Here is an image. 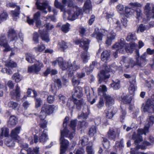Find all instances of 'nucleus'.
I'll return each mask as SVG.
<instances>
[{"instance_id": "38", "label": "nucleus", "mask_w": 154, "mask_h": 154, "mask_svg": "<svg viewBox=\"0 0 154 154\" xmlns=\"http://www.w3.org/2000/svg\"><path fill=\"white\" fill-rule=\"evenodd\" d=\"M121 115H120V121L121 122H123L124 120L125 119L126 112L125 109H123L122 107H121Z\"/></svg>"}, {"instance_id": "43", "label": "nucleus", "mask_w": 154, "mask_h": 154, "mask_svg": "<svg viewBox=\"0 0 154 154\" xmlns=\"http://www.w3.org/2000/svg\"><path fill=\"white\" fill-rule=\"evenodd\" d=\"M12 77V79L13 80H15V82H19L21 80L20 75L19 73H14Z\"/></svg>"}, {"instance_id": "52", "label": "nucleus", "mask_w": 154, "mask_h": 154, "mask_svg": "<svg viewBox=\"0 0 154 154\" xmlns=\"http://www.w3.org/2000/svg\"><path fill=\"white\" fill-rule=\"evenodd\" d=\"M149 26H145L143 24H141L138 27L137 29V31L138 32L140 31L141 32H142L146 29H149Z\"/></svg>"}, {"instance_id": "49", "label": "nucleus", "mask_w": 154, "mask_h": 154, "mask_svg": "<svg viewBox=\"0 0 154 154\" xmlns=\"http://www.w3.org/2000/svg\"><path fill=\"white\" fill-rule=\"evenodd\" d=\"M35 107L37 108L40 107L42 103V100H41V98L36 97H35Z\"/></svg>"}, {"instance_id": "6", "label": "nucleus", "mask_w": 154, "mask_h": 154, "mask_svg": "<svg viewBox=\"0 0 154 154\" xmlns=\"http://www.w3.org/2000/svg\"><path fill=\"white\" fill-rule=\"evenodd\" d=\"M68 14L69 20H74L77 19L79 15L82 13V9L77 7H72L70 10L66 11Z\"/></svg>"}, {"instance_id": "42", "label": "nucleus", "mask_w": 154, "mask_h": 154, "mask_svg": "<svg viewBox=\"0 0 154 154\" xmlns=\"http://www.w3.org/2000/svg\"><path fill=\"white\" fill-rule=\"evenodd\" d=\"M96 127L95 126H92L89 129V134L90 136L92 137L96 133Z\"/></svg>"}, {"instance_id": "58", "label": "nucleus", "mask_w": 154, "mask_h": 154, "mask_svg": "<svg viewBox=\"0 0 154 154\" xmlns=\"http://www.w3.org/2000/svg\"><path fill=\"white\" fill-rule=\"evenodd\" d=\"M60 47L62 49L63 51L67 48H68L67 44L64 41H62L61 42L59 43Z\"/></svg>"}, {"instance_id": "22", "label": "nucleus", "mask_w": 154, "mask_h": 154, "mask_svg": "<svg viewBox=\"0 0 154 154\" xmlns=\"http://www.w3.org/2000/svg\"><path fill=\"white\" fill-rule=\"evenodd\" d=\"M5 39H0V45L5 48L3 50L4 52H7L11 51L12 49L8 45Z\"/></svg>"}, {"instance_id": "63", "label": "nucleus", "mask_w": 154, "mask_h": 154, "mask_svg": "<svg viewBox=\"0 0 154 154\" xmlns=\"http://www.w3.org/2000/svg\"><path fill=\"white\" fill-rule=\"evenodd\" d=\"M137 13V18L138 20H140L142 17V11L140 9H137L136 11Z\"/></svg>"}, {"instance_id": "55", "label": "nucleus", "mask_w": 154, "mask_h": 154, "mask_svg": "<svg viewBox=\"0 0 154 154\" xmlns=\"http://www.w3.org/2000/svg\"><path fill=\"white\" fill-rule=\"evenodd\" d=\"M74 153L75 154H84L85 151L82 148H80L75 149L74 151Z\"/></svg>"}, {"instance_id": "8", "label": "nucleus", "mask_w": 154, "mask_h": 154, "mask_svg": "<svg viewBox=\"0 0 154 154\" xmlns=\"http://www.w3.org/2000/svg\"><path fill=\"white\" fill-rule=\"evenodd\" d=\"M143 110L144 112L149 113L154 112V94L152 96L151 99L147 100Z\"/></svg>"}, {"instance_id": "20", "label": "nucleus", "mask_w": 154, "mask_h": 154, "mask_svg": "<svg viewBox=\"0 0 154 154\" xmlns=\"http://www.w3.org/2000/svg\"><path fill=\"white\" fill-rule=\"evenodd\" d=\"M92 5L90 0H87L85 2L83 10L86 13L89 14L92 10Z\"/></svg>"}, {"instance_id": "32", "label": "nucleus", "mask_w": 154, "mask_h": 154, "mask_svg": "<svg viewBox=\"0 0 154 154\" xmlns=\"http://www.w3.org/2000/svg\"><path fill=\"white\" fill-rule=\"evenodd\" d=\"M121 97L122 100L125 103H130L132 99L131 97L128 95H125L123 94L122 95Z\"/></svg>"}, {"instance_id": "13", "label": "nucleus", "mask_w": 154, "mask_h": 154, "mask_svg": "<svg viewBox=\"0 0 154 154\" xmlns=\"http://www.w3.org/2000/svg\"><path fill=\"white\" fill-rule=\"evenodd\" d=\"M42 67V63L38 62V64H34L31 66H29L28 69V72L37 74L41 70V68Z\"/></svg>"}, {"instance_id": "3", "label": "nucleus", "mask_w": 154, "mask_h": 154, "mask_svg": "<svg viewBox=\"0 0 154 154\" xmlns=\"http://www.w3.org/2000/svg\"><path fill=\"white\" fill-rule=\"evenodd\" d=\"M74 42L75 44L80 45V47L82 48L85 51L82 53L81 56L83 63H86L90 56V54L87 52L89 42L88 40L84 41V39H77Z\"/></svg>"}, {"instance_id": "48", "label": "nucleus", "mask_w": 154, "mask_h": 154, "mask_svg": "<svg viewBox=\"0 0 154 154\" xmlns=\"http://www.w3.org/2000/svg\"><path fill=\"white\" fill-rule=\"evenodd\" d=\"M77 120H72L70 123V126L72 128L73 131L75 132V127L76 125ZM75 133V132H74Z\"/></svg>"}, {"instance_id": "7", "label": "nucleus", "mask_w": 154, "mask_h": 154, "mask_svg": "<svg viewBox=\"0 0 154 154\" xmlns=\"http://www.w3.org/2000/svg\"><path fill=\"white\" fill-rule=\"evenodd\" d=\"M125 45L124 39H123V40L120 39L119 42L116 43L113 46V48L116 50V51L113 54L115 58H116L118 57V53L119 52L122 53L124 52Z\"/></svg>"}, {"instance_id": "27", "label": "nucleus", "mask_w": 154, "mask_h": 154, "mask_svg": "<svg viewBox=\"0 0 154 154\" xmlns=\"http://www.w3.org/2000/svg\"><path fill=\"white\" fill-rule=\"evenodd\" d=\"M46 131H47V129L44 130L42 134L39 136V140L40 142H44L48 139V135L46 134Z\"/></svg>"}, {"instance_id": "19", "label": "nucleus", "mask_w": 154, "mask_h": 154, "mask_svg": "<svg viewBox=\"0 0 154 154\" xmlns=\"http://www.w3.org/2000/svg\"><path fill=\"white\" fill-rule=\"evenodd\" d=\"M10 94L11 96V98L14 99L15 98L17 99L20 96V90L18 84L16 85L15 90H13L10 92Z\"/></svg>"}, {"instance_id": "23", "label": "nucleus", "mask_w": 154, "mask_h": 154, "mask_svg": "<svg viewBox=\"0 0 154 154\" xmlns=\"http://www.w3.org/2000/svg\"><path fill=\"white\" fill-rule=\"evenodd\" d=\"M110 58V53L107 50L103 52L101 55V59L102 61L106 62Z\"/></svg>"}, {"instance_id": "29", "label": "nucleus", "mask_w": 154, "mask_h": 154, "mask_svg": "<svg viewBox=\"0 0 154 154\" xmlns=\"http://www.w3.org/2000/svg\"><path fill=\"white\" fill-rule=\"evenodd\" d=\"M93 144L92 143H90L88 144L86 147V151L87 154H94V150L93 147Z\"/></svg>"}, {"instance_id": "9", "label": "nucleus", "mask_w": 154, "mask_h": 154, "mask_svg": "<svg viewBox=\"0 0 154 154\" xmlns=\"http://www.w3.org/2000/svg\"><path fill=\"white\" fill-rule=\"evenodd\" d=\"M104 67V69L100 71V73L98 74L99 76V82L100 83L103 80L109 78V75L107 73L111 72L110 66H107L106 64L103 65Z\"/></svg>"}, {"instance_id": "25", "label": "nucleus", "mask_w": 154, "mask_h": 154, "mask_svg": "<svg viewBox=\"0 0 154 154\" xmlns=\"http://www.w3.org/2000/svg\"><path fill=\"white\" fill-rule=\"evenodd\" d=\"M116 112V110H114L108 108L105 110L106 116L108 119H111L112 118Z\"/></svg>"}, {"instance_id": "50", "label": "nucleus", "mask_w": 154, "mask_h": 154, "mask_svg": "<svg viewBox=\"0 0 154 154\" xmlns=\"http://www.w3.org/2000/svg\"><path fill=\"white\" fill-rule=\"evenodd\" d=\"M110 66L111 72H114L115 71L117 70L118 68H120L121 69L122 68V67L121 66L118 67L117 66L115 63H112Z\"/></svg>"}, {"instance_id": "46", "label": "nucleus", "mask_w": 154, "mask_h": 154, "mask_svg": "<svg viewBox=\"0 0 154 154\" xmlns=\"http://www.w3.org/2000/svg\"><path fill=\"white\" fill-rule=\"evenodd\" d=\"M26 60L30 63H32L33 62L34 58L32 55L30 53H27L26 54Z\"/></svg>"}, {"instance_id": "16", "label": "nucleus", "mask_w": 154, "mask_h": 154, "mask_svg": "<svg viewBox=\"0 0 154 154\" xmlns=\"http://www.w3.org/2000/svg\"><path fill=\"white\" fill-rule=\"evenodd\" d=\"M54 107L53 105L44 104L42 108L41 113L43 112L46 114L50 115L53 112Z\"/></svg>"}, {"instance_id": "1", "label": "nucleus", "mask_w": 154, "mask_h": 154, "mask_svg": "<svg viewBox=\"0 0 154 154\" xmlns=\"http://www.w3.org/2000/svg\"><path fill=\"white\" fill-rule=\"evenodd\" d=\"M147 123L144 126L143 128H139L137 130V133L134 132L132 136V139L134 140V143L138 147V144L143 140L142 137L141 135L143 134L146 135L149 132V128L152 126L154 123V116H149L147 119Z\"/></svg>"}, {"instance_id": "30", "label": "nucleus", "mask_w": 154, "mask_h": 154, "mask_svg": "<svg viewBox=\"0 0 154 154\" xmlns=\"http://www.w3.org/2000/svg\"><path fill=\"white\" fill-rule=\"evenodd\" d=\"M103 35L99 31V29L96 28L94 32L91 35V37L93 38H101L103 37Z\"/></svg>"}, {"instance_id": "10", "label": "nucleus", "mask_w": 154, "mask_h": 154, "mask_svg": "<svg viewBox=\"0 0 154 154\" xmlns=\"http://www.w3.org/2000/svg\"><path fill=\"white\" fill-rule=\"evenodd\" d=\"M120 131L118 129L110 128L107 132L108 138L111 140L115 141L117 137H119Z\"/></svg>"}, {"instance_id": "17", "label": "nucleus", "mask_w": 154, "mask_h": 154, "mask_svg": "<svg viewBox=\"0 0 154 154\" xmlns=\"http://www.w3.org/2000/svg\"><path fill=\"white\" fill-rule=\"evenodd\" d=\"M39 148L36 147L32 150L31 148H29L28 149H21L20 154H38L39 151Z\"/></svg>"}, {"instance_id": "39", "label": "nucleus", "mask_w": 154, "mask_h": 154, "mask_svg": "<svg viewBox=\"0 0 154 154\" xmlns=\"http://www.w3.org/2000/svg\"><path fill=\"white\" fill-rule=\"evenodd\" d=\"M70 24L68 23L63 25L61 28L62 31L65 33L67 32L70 30Z\"/></svg>"}, {"instance_id": "62", "label": "nucleus", "mask_w": 154, "mask_h": 154, "mask_svg": "<svg viewBox=\"0 0 154 154\" xmlns=\"http://www.w3.org/2000/svg\"><path fill=\"white\" fill-rule=\"evenodd\" d=\"M104 102L103 99L100 97L98 103L97 104V107L100 109L101 108L104 106Z\"/></svg>"}, {"instance_id": "11", "label": "nucleus", "mask_w": 154, "mask_h": 154, "mask_svg": "<svg viewBox=\"0 0 154 154\" xmlns=\"http://www.w3.org/2000/svg\"><path fill=\"white\" fill-rule=\"evenodd\" d=\"M37 9L42 11L43 13L45 14L47 13V11L45 10L46 8H48L49 12L51 11V7L48 5L47 2L43 3H40L37 1L36 3Z\"/></svg>"}, {"instance_id": "53", "label": "nucleus", "mask_w": 154, "mask_h": 154, "mask_svg": "<svg viewBox=\"0 0 154 154\" xmlns=\"http://www.w3.org/2000/svg\"><path fill=\"white\" fill-rule=\"evenodd\" d=\"M152 144L150 143L149 142L144 141L143 142V144L141 146L138 147L137 149L141 148L142 149H146V147L147 146H149L152 145Z\"/></svg>"}, {"instance_id": "18", "label": "nucleus", "mask_w": 154, "mask_h": 154, "mask_svg": "<svg viewBox=\"0 0 154 154\" xmlns=\"http://www.w3.org/2000/svg\"><path fill=\"white\" fill-rule=\"evenodd\" d=\"M103 97L106 101V104L107 106H110L114 103V100L110 95L103 93Z\"/></svg>"}, {"instance_id": "41", "label": "nucleus", "mask_w": 154, "mask_h": 154, "mask_svg": "<svg viewBox=\"0 0 154 154\" xmlns=\"http://www.w3.org/2000/svg\"><path fill=\"white\" fill-rule=\"evenodd\" d=\"M1 136H4L5 137H7L9 134V129L7 128L3 127L1 129Z\"/></svg>"}, {"instance_id": "44", "label": "nucleus", "mask_w": 154, "mask_h": 154, "mask_svg": "<svg viewBox=\"0 0 154 154\" xmlns=\"http://www.w3.org/2000/svg\"><path fill=\"white\" fill-rule=\"evenodd\" d=\"M88 139L87 136H85L83 137L81 140L80 141V143H81V145L83 146H85L87 144V143L88 142Z\"/></svg>"}, {"instance_id": "51", "label": "nucleus", "mask_w": 154, "mask_h": 154, "mask_svg": "<svg viewBox=\"0 0 154 154\" xmlns=\"http://www.w3.org/2000/svg\"><path fill=\"white\" fill-rule=\"evenodd\" d=\"M115 146L116 149L119 148L120 149L123 146V140H121L120 142L116 141Z\"/></svg>"}, {"instance_id": "61", "label": "nucleus", "mask_w": 154, "mask_h": 154, "mask_svg": "<svg viewBox=\"0 0 154 154\" xmlns=\"http://www.w3.org/2000/svg\"><path fill=\"white\" fill-rule=\"evenodd\" d=\"M55 100V98L54 96L50 95L47 98V102L49 103H53Z\"/></svg>"}, {"instance_id": "15", "label": "nucleus", "mask_w": 154, "mask_h": 154, "mask_svg": "<svg viewBox=\"0 0 154 154\" xmlns=\"http://www.w3.org/2000/svg\"><path fill=\"white\" fill-rule=\"evenodd\" d=\"M57 61L59 66L63 70L68 69V70H70L69 67L70 65V62L64 61L62 57H59L57 59Z\"/></svg>"}, {"instance_id": "34", "label": "nucleus", "mask_w": 154, "mask_h": 154, "mask_svg": "<svg viewBox=\"0 0 154 154\" xmlns=\"http://www.w3.org/2000/svg\"><path fill=\"white\" fill-rule=\"evenodd\" d=\"M19 104L18 103L13 101H11L8 103V106L9 108L15 110L18 107Z\"/></svg>"}, {"instance_id": "14", "label": "nucleus", "mask_w": 154, "mask_h": 154, "mask_svg": "<svg viewBox=\"0 0 154 154\" xmlns=\"http://www.w3.org/2000/svg\"><path fill=\"white\" fill-rule=\"evenodd\" d=\"M21 128L20 126L17 127L13 129L11 132V136L12 139H14L15 141H16L17 142L20 139L18 134L20 133Z\"/></svg>"}, {"instance_id": "21", "label": "nucleus", "mask_w": 154, "mask_h": 154, "mask_svg": "<svg viewBox=\"0 0 154 154\" xmlns=\"http://www.w3.org/2000/svg\"><path fill=\"white\" fill-rule=\"evenodd\" d=\"M79 68V66L76 64V62L75 61H74L72 64L70 63V65L69 67V76L72 77L74 75L73 71L78 69Z\"/></svg>"}, {"instance_id": "36", "label": "nucleus", "mask_w": 154, "mask_h": 154, "mask_svg": "<svg viewBox=\"0 0 154 154\" xmlns=\"http://www.w3.org/2000/svg\"><path fill=\"white\" fill-rule=\"evenodd\" d=\"M16 33L13 29H10L8 31V37L11 38H14L16 37Z\"/></svg>"}, {"instance_id": "2", "label": "nucleus", "mask_w": 154, "mask_h": 154, "mask_svg": "<svg viewBox=\"0 0 154 154\" xmlns=\"http://www.w3.org/2000/svg\"><path fill=\"white\" fill-rule=\"evenodd\" d=\"M75 135V133L74 131L71 132L66 128L64 129L62 131H61V137L60 139V148L67 149L69 145V142L67 140L64 138V136L71 139Z\"/></svg>"}, {"instance_id": "64", "label": "nucleus", "mask_w": 154, "mask_h": 154, "mask_svg": "<svg viewBox=\"0 0 154 154\" xmlns=\"http://www.w3.org/2000/svg\"><path fill=\"white\" fill-rule=\"evenodd\" d=\"M89 115V114H87L83 112L82 113L79 115L78 116V118L79 119H87L88 116Z\"/></svg>"}, {"instance_id": "5", "label": "nucleus", "mask_w": 154, "mask_h": 154, "mask_svg": "<svg viewBox=\"0 0 154 154\" xmlns=\"http://www.w3.org/2000/svg\"><path fill=\"white\" fill-rule=\"evenodd\" d=\"M82 96V89L80 87H75L72 92V97L73 101L75 104L76 105V109L80 110L81 105L84 102L83 99L78 100L76 97L80 98Z\"/></svg>"}, {"instance_id": "28", "label": "nucleus", "mask_w": 154, "mask_h": 154, "mask_svg": "<svg viewBox=\"0 0 154 154\" xmlns=\"http://www.w3.org/2000/svg\"><path fill=\"white\" fill-rule=\"evenodd\" d=\"M111 86L114 90H118L120 88V81L118 79L113 81L110 84Z\"/></svg>"}, {"instance_id": "33", "label": "nucleus", "mask_w": 154, "mask_h": 154, "mask_svg": "<svg viewBox=\"0 0 154 154\" xmlns=\"http://www.w3.org/2000/svg\"><path fill=\"white\" fill-rule=\"evenodd\" d=\"M135 11H134L131 8H129L128 7L126 6L125 8V15L126 16L129 17L130 16L133 15Z\"/></svg>"}, {"instance_id": "24", "label": "nucleus", "mask_w": 154, "mask_h": 154, "mask_svg": "<svg viewBox=\"0 0 154 154\" xmlns=\"http://www.w3.org/2000/svg\"><path fill=\"white\" fill-rule=\"evenodd\" d=\"M150 3H148L145 5L144 8V11L146 13L147 17V21L149 20L150 18L152 17L151 15V13L150 9Z\"/></svg>"}, {"instance_id": "47", "label": "nucleus", "mask_w": 154, "mask_h": 154, "mask_svg": "<svg viewBox=\"0 0 154 154\" xmlns=\"http://www.w3.org/2000/svg\"><path fill=\"white\" fill-rule=\"evenodd\" d=\"M14 140V139L9 140L8 138H6L5 140V141L7 146L9 147L14 146L15 143Z\"/></svg>"}, {"instance_id": "35", "label": "nucleus", "mask_w": 154, "mask_h": 154, "mask_svg": "<svg viewBox=\"0 0 154 154\" xmlns=\"http://www.w3.org/2000/svg\"><path fill=\"white\" fill-rule=\"evenodd\" d=\"M97 64V63L95 61L92 62V64L90 65V66L89 67H85L86 71V72H89L92 71L94 69V67L95 66H96Z\"/></svg>"}, {"instance_id": "60", "label": "nucleus", "mask_w": 154, "mask_h": 154, "mask_svg": "<svg viewBox=\"0 0 154 154\" xmlns=\"http://www.w3.org/2000/svg\"><path fill=\"white\" fill-rule=\"evenodd\" d=\"M5 66L9 67H14L16 66L17 64L13 61H10L5 64Z\"/></svg>"}, {"instance_id": "31", "label": "nucleus", "mask_w": 154, "mask_h": 154, "mask_svg": "<svg viewBox=\"0 0 154 154\" xmlns=\"http://www.w3.org/2000/svg\"><path fill=\"white\" fill-rule=\"evenodd\" d=\"M20 7L19 6H17L14 11H11L12 17L14 20H15H15L17 19V17H18V16L20 14Z\"/></svg>"}, {"instance_id": "59", "label": "nucleus", "mask_w": 154, "mask_h": 154, "mask_svg": "<svg viewBox=\"0 0 154 154\" xmlns=\"http://www.w3.org/2000/svg\"><path fill=\"white\" fill-rule=\"evenodd\" d=\"M89 106L86 104H84L83 106V108L82 112L90 114V111L89 110Z\"/></svg>"}, {"instance_id": "45", "label": "nucleus", "mask_w": 154, "mask_h": 154, "mask_svg": "<svg viewBox=\"0 0 154 154\" xmlns=\"http://www.w3.org/2000/svg\"><path fill=\"white\" fill-rule=\"evenodd\" d=\"M47 122L46 120H42L40 122L39 124V126L40 127L39 131H42L41 128L42 129H46L45 128L47 127Z\"/></svg>"}, {"instance_id": "4", "label": "nucleus", "mask_w": 154, "mask_h": 154, "mask_svg": "<svg viewBox=\"0 0 154 154\" xmlns=\"http://www.w3.org/2000/svg\"><path fill=\"white\" fill-rule=\"evenodd\" d=\"M136 61H134L132 59H130L129 65H124L127 69L130 66L131 68H133L135 66H137L138 67H143L146 65V59L145 56L147 55L146 53H144L143 55L140 57L138 51H136Z\"/></svg>"}, {"instance_id": "12", "label": "nucleus", "mask_w": 154, "mask_h": 154, "mask_svg": "<svg viewBox=\"0 0 154 154\" xmlns=\"http://www.w3.org/2000/svg\"><path fill=\"white\" fill-rule=\"evenodd\" d=\"M125 44L124 46L125 50L127 52H129L131 53H132L133 51L135 50V52L136 54V51H138V50L137 49L138 48V45L137 44L133 42H131L129 43L130 46H129V45L128 44H125Z\"/></svg>"}, {"instance_id": "37", "label": "nucleus", "mask_w": 154, "mask_h": 154, "mask_svg": "<svg viewBox=\"0 0 154 154\" xmlns=\"http://www.w3.org/2000/svg\"><path fill=\"white\" fill-rule=\"evenodd\" d=\"M54 6L57 8L60 9L62 11L66 12L65 9L64 8V6L58 2L57 0H55Z\"/></svg>"}, {"instance_id": "57", "label": "nucleus", "mask_w": 154, "mask_h": 154, "mask_svg": "<svg viewBox=\"0 0 154 154\" xmlns=\"http://www.w3.org/2000/svg\"><path fill=\"white\" fill-rule=\"evenodd\" d=\"M8 17V15L6 12H3L0 15V20L1 22L5 20Z\"/></svg>"}, {"instance_id": "40", "label": "nucleus", "mask_w": 154, "mask_h": 154, "mask_svg": "<svg viewBox=\"0 0 154 154\" xmlns=\"http://www.w3.org/2000/svg\"><path fill=\"white\" fill-rule=\"evenodd\" d=\"M114 28L116 31H120L121 30V26L119 21L116 20L113 23Z\"/></svg>"}, {"instance_id": "54", "label": "nucleus", "mask_w": 154, "mask_h": 154, "mask_svg": "<svg viewBox=\"0 0 154 154\" xmlns=\"http://www.w3.org/2000/svg\"><path fill=\"white\" fill-rule=\"evenodd\" d=\"M107 90V88L104 85H102L100 86L99 88H98V91L99 94L101 92H103V93H105V92Z\"/></svg>"}, {"instance_id": "26", "label": "nucleus", "mask_w": 154, "mask_h": 154, "mask_svg": "<svg viewBox=\"0 0 154 154\" xmlns=\"http://www.w3.org/2000/svg\"><path fill=\"white\" fill-rule=\"evenodd\" d=\"M17 122V119L16 117L14 115L10 116L8 121V125L11 126H14L16 124Z\"/></svg>"}, {"instance_id": "56", "label": "nucleus", "mask_w": 154, "mask_h": 154, "mask_svg": "<svg viewBox=\"0 0 154 154\" xmlns=\"http://www.w3.org/2000/svg\"><path fill=\"white\" fill-rule=\"evenodd\" d=\"M117 11L120 14H122L124 12V7L123 5L119 4L116 7Z\"/></svg>"}]
</instances>
